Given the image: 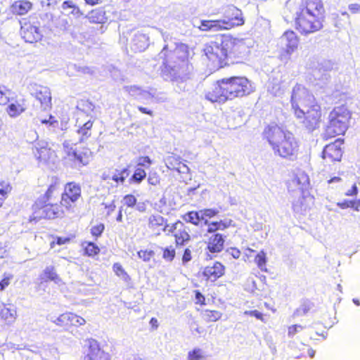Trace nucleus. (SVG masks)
Here are the masks:
<instances>
[{"instance_id":"obj_1","label":"nucleus","mask_w":360,"mask_h":360,"mask_svg":"<svg viewBox=\"0 0 360 360\" xmlns=\"http://www.w3.org/2000/svg\"><path fill=\"white\" fill-rule=\"evenodd\" d=\"M325 13L322 0H301L299 3H288L284 11L285 20L292 18L295 30L303 35L323 29Z\"/></svg>"},{"instance_id":"obj_2","label":"nucleus","mask_w":360,"mask_h":360,"mask_svg":"<svg viewBox=\"0 0 360 360\" xmlns=\"http://www.w3.org/2000/svg\"><path fill=\"white\" fill-rule=\"evenodd\" d=\"M248 47L242 39L229 34H220L207 42L203 48L208 65L214 69L239 63L246 55Z\"/></svg>"},{"instance_id":"obj_3","label":"nucleus","mask_w":360,"mask_h":360,"mask_svg":"<svg viewBox=\"0 0 360 360\" xmlns=\"http://www.w3.org/2000/svg\"><path fill=\"white\" fill-rule=\"evenodd\" d=\"M290 104L295 117L308 131L318 129L322 121L321 105L303 85L296 84L290 96Z\"/></svg>"},{"instance_id":"obj_4","label":"nucleus","mask_w":360,"mask_h":360,"mask_svg":"<svg viewBox=\"0 0 360 360\" xmlns=\"http://www.w3.org/2000/svg\"><path fill=\"white\" fill-rule=\"evenodd\" d=\"M254 91L252 83L245 76H232L217 80L205 94L212 103H224L229 100L247 96Z\"/></svg>"},{"instance_id":"obj_5","label":"nucleus","mask_w":360,"mask_h":360,"mask_svg":"<svg viewBox=\"0 0 360 360\" xmlns=\"http://www.w3.org/2000/svg\"><path fill=\"white\" fill-rule=\"evenodd\" d=\"M262 138L268 142L276 155L288 160L297 158L299 143L291 131L277 124H271L264 127Z\"/></svg>"},{"instance_id":"obj_6","label":"nucleus","mask_w":360,"mask_h":360,"mask_svg":"<svg viewBox=\"0 0 360 360\" xmlns=\"http://www.w3.org/2000/svg\"><path fill=\"white\" fill-rule=\"evenodd\" d=\"M188 55V51L182 47L169 50L168 46L165 45L158 54L159 58L162 60V74L174 80L179 77L180 72H186L189 66Z\"/></svg>"},{"instance_id":"obj_7","label":"nucleus","mask_w":360,"mask_h":360,"mask_svg":"<svg viewBox=\"0 0 360 360\" xmlns=\"http://www.w3.org/2000/svg\"><path fill=\"white\" fill-rule=\"evenodd\" d=\"M60 200L57 205H53L54 211V219L62 217L65 210L72 208V205L79 200L82 197V188L79 184L75 181H70L65 184L63 191L60 195Z\"/></svg>"},{"instance_id":"obj_8","label":"nucleus","mask_w":360,"mask_h":360,"mask_svg":"<svg viewBox=\"0 0 360 360\" xmlns=\"http://www.w3.org/2000/svg\"><path fill=\"white\" fill-rule=\"evenodd\" d=\"M51 184L46 190V219H54V207L52 205H57L58 196L60 194V180L56 176L51 177Z\"/></svg>"},{"instance_id":"obj_9","label":"nucleus","mask_w":360,"mask_h":360,"mask_svg":"<svg viewBox=\"0 0 360 360\" xmlns=\"http://www.w3.org/2000/svg\"><path fill=\"white\" fill-rule=\"evenodd\" d=\"M344 140L337 139L335 141L327 144L322 151V158L330 162H340L342 158V145Z\"/></svg>"},{"instance_id":"obj_10","label":"nucleus","mask_w":360,"mask_h":360,"mask_svg":"<svg viewBox=\"0 0 360 360\" xmlns=\"http://www.w3.org/2000/svg\"><path fill=\"white\" fill-rule=\"evenodd\" d=\"M169 231L174 238L176 247L184 246L191 240L189 228L179 220L172 224Z\"/></svg>"},{"instance_id":"obj_11","label":"nucleus","mask_w":360,"mask_h":360,"mask_svg":"<svg viewBox=\"0 0 360 360\" xmlns=\"http://www.w3.org/2000/svg\"><path fill=\"white\" fill-rule=\"evenodd\" d=\"M222 21L226 30L243 25L245 23L242 11L233 6L227 8L225 18L222 19Z\"/></svg>"},{"instance_id":"obj_12","label":"nucleus","mask_w":360,"mask_h":360,"mask_svg":"<svg viewBox=\"0 0 360 360\" xmlns=\"http://www.w3.org/2000/svg\"><path fill=\"white\" fill-rule=\"evenodd\" d=\"M281 42L283 46V53L290 56L297 50L300 45V37L292 30H288L281 37Z\"/></svg>"},{"instance_id":"obj_13","label":"nucleus","mask_w":360,"mask_h":360,"mask_svg":"<svg viewBox=\"0 0 360 360\" xmlns=\"http://www.w3.org/2000/svg\"><path fill=\"white\" fill-rule=\"evenodd\" d=\"M348 128V123L328 118V124L325 127L323 138L328 140L338 136L344 135Z\"/></svg>"},{"instance_id":"obj_14","label":"nucleus","mask_w":360,"mask_h":360,"mask_svg":"<svg viewBox=\"0 0 360 360\" xmlns=\"http://www.w3.org/2000/svg\"><path fill=\"white\" fill-rule=\"evenodd\" d=\"M67 155L79 166H86L92 160L93 153L87 147H82L79 149L70 148L67 152Z\"/></svg>"},{"instance_id":"obj_15","label":"nucleus","mask_w":360,"mask_h":360,"mask_svg":"<svg viewBox=\"0 0 360 360\" xmlns=\"http://www.w3.org/2000/svg\"><path fill=\"white\" fill-rule=\"evenodd\" d=\"M225 266L220 262H214L202 270V276L206 282H214L225 274Z\"/></svg>"},{"instance_id":"obj_16","label":"nucleus","mask_w":360,"mask_h":360,"mask_svg":"<svg viewBox=\"0 0 360 360\" xmlns=\"http://www.w3.org/2000/svg\"><path fill=\"white\" fill-rule=\"evenodd\" d=\"M56 323L58 326L64 328H69L71 326L78 327L85 324V319L74 313L65 312L60 314L56 320Z\"/></svg>"},{"instance_id":"obj_17","label":"nucleus","mask_w":360,"mask_h":360,"mask_svg":"<svg viewBox=\"0 0 360 360\" xmlns=\"http://www.w3.org/2000/svg\"><path fill=\"white\" fill-rule=\"evenodd\" d=\"M165 166L171 171H176L179 173H188V167L182 161L180 156L171 153L164 160Z\"/></svg>"},{"instance_id":"obj_18","label":"nucleus","mask_w":360,"mask_h":360,"mask_svg":"<svg viewBox=\"0 0 360 360\" xmlns=\"http://www.w3.org/2000/svg\"><path fill=\"white\" fill-rule=\"evenodd\" d=\"M20 34L25 41L29 43L36 42L42 37L37 27L27 22L21 26Z\"/></svg>"},{"instance_id":"obj_19","label":"nucleus","mask_w":360,"mask_h":360,"mask_svg":"<svg viewBox=\"0 0 360 360\" xmlns=\"http://www.w3.org/2000/svg\"><path fill=\"white\" fill-rule=\"evenodd\" d=\"M165 219L160 214H152L148 219V229L155 236H159L165 231Z\"/></svg>"},{"instance_id":"obj_20","label":"nucleus","mask_w":360,"mask_h":360,"mask_svg":"<svg viewBox=\"0 0 360 360\" xmlns=\"http://www.w3.org/2000/svg\"><path fill=\"white\" fill-rule=\"evenodd\" d=\"M7 107L6 112L11 117H16L21 115L27 109V101L23 97L13 98V101Z\"/></svg>"},{"instance_id":"obj_21","label":"nucleus","mask_w":360,"mask_h":360,"mask_svg":"<svg viewBox=\"0 0 360 360\" xmlns=\"http://www.w3.org/2000/svg\"><path fill=\"white\" fill-rule=\"evenodd\" d=\"M225 236L221 233L212 235L207 242V250L211 253H218L224 248Z\"/></svg>"},{"instance_id":"obj_22","label":"nucleus","mask_w":360,"mask_h":360,"mask_svg":"<svg viewBox=\"0 0 360 360\" xmlns=\"http://www.w3.org/2000/svg\"><path fill=\"white\" fill-rule=\"evenodd\" d=\"M351 115V112L347 107L345 105H341L333 108L328 115V118L349 124Z\"/></svg>"},{"instance_id":"obj_23","label":"nucleus","mask_w":360,"mask_h":360,"mask_svg":"<svg viewBox=\"0 0 360 360\" xmlns=\"http://www.w3.org/2000/svg\"><path fill=\"white\" fill-rule=\"evenodd\" d=\"M223 23L222 19L202 20L198 28L202 32L226 30Z\"/></svg>"},{"instance_id":"obj_24","label":"nucleus","mask_w":360,"mask_h":360,"mask_svg":"<svg viewBox=\"0 0 360 360\" xmlns=\"http://www.w3.org/2000/svg\"><path fill=\"white\" fill-rule=\"evenodd\" d=\"M131 47L135 51H143L148 46L149 37L142 32H137L134 35L131 39Z\"/></svg>"},{"instance_id":"obj_25","label":"nucleus","mask_w":360,"mask_h":360,"mask_svg":"<svg viewBox=\"0 0 360 360\" xmlns=\"http://www.w3.org/2000/svg\"><path fill=\"white\" fill-rule=\"evenodd\" d=\"M309 181L307 176L301 175L296 176L289 181V188L292 191H300L303 193L309 187Z\"/></svg>"},{"instance_id":"obj_26","label":"nucleus","mask_w":360,"mask_h":360,"mask_svg":"<svg viewBox=\"0 0 360 360\" xmlns=\"http://www.w3.org/2000/svg\"><path fill=\"white\" fill-rule=\"evenodd\" d=\"M307 328L300 324H292L287 328V335L291 340L302 341L307 334Z\"/></svg>"},{"instance_id":"obj_27","label":"nucleus","mask_w":360,"mask_h":360,"mask_svg":"<svg viewBox=\"0 0 360 360\" xmlns=\"http://www.w3.org/2000/svg\"><path fill=\"white\" fill-rule=\"evenodd\" d=\"M84 360H110V356L99 347L90 346L89 353L84 356Z\"/></svg>"},{"instance_id":"obj_28","label":"nucleus","mask_w":360,"mask_h":360,"mask_svg":"<svg viewBox=\"0 0 360 360\" xmlns=\"http://www.w3.org/2000/svg\"><path fill=\"white\" fill-rule=\"evenodd\" d=\"M16 316L17 311L15 307L7 305L0 306V320L7 323H12L16 319Z\"/></svg>"},{"instance_id":"obj_29","label":"nucleus","mask_w":360,"mask_h":360,"mask_svg":"<svg viewBox=\"0 0 360 360\" xmlns=\"http://www.w3.org/2000/svg\"><path fill=\"white\" fill-rule=\"evenodd\" d=\"M86 18L91 23L103 24L107 20L105 11L102 8L91 10L86 15Z\"/></svg>"},{"instance_id":"obj_30","label":"nucleus","mask_w":360,"mask_h":360,"mask_svg":"<svg viewBox=\"0 0 360 360\" xmlns=\"http://www.w3.org/2000/svg\"><path fill=\"white\" fill-rule=\"evenodd\" d=\"M83 255L94 258L100 254V248L92 241H83L81 244Z\"/></svg>"},{"instance_id":"obj_31","label":"nucleus","mask_w":360,"mask_h":360,"mask_svg":"<svg viewBox=\"0 0 360 360\" xmlns=\"http://www.w3.org/2000/svg\"><path fill=\"white\" fill-rule=\"evenodd\" d=\"M314 308V304L307 300H304L300 305L293 312V316L294 317H299L301 316L306 315L311 312Z\"/></svg>"},{"instance_id":"obj_32","label":"nucleus","mask_w":360,"mask_h":360,"mask_svg":"<svg viewBox=\"0 0 360 360\" xmlns=\"http://www.w3.org/2000/svg\"><path fill=\"white\" fill-rule=\"evenodd\" d=\"M31 3L27 1H15L11 6L12 12L18 15H24L31 8Z\"/></svg>"},{"instance_id":"obj_33","label":"nucleus","mask_w":360,"mask_h":360,"mask_svg":"<svg viewBox=\"0 0 360 360\" xmlns=\"http://www.w3.org/2000/svg\"><path fill=\"white\" fill-rule=\"evenodd\" d=\"M112 270L115 275L120 278L127 284H131V278L130 276L127 274L120 263L117 262L113 264Z\"/></svg>"},{"instance_id":"obj_34","label":"nucleus","mask_w":360,"mask_h":360,"mask_svg":"<svg viewBox=\"0 0 360 360\" xmlns=\"http://www.w3.org/2000/svg\"><path fill=\"white\" fill-rule=\"evenodd\" d=\"M320 326L316 325L307 328V334L310 340H318L323 339L326 336V332L324 330H320Z\"/></svg>"},{"instance_id":"obj_35","label":"nucleus","mask_w":360,"mask_h":360,"mask_svg":"<svg viewBox=\"0 0 360 360\" xmlns=\"http://www.w3.org/2000/svg\"><path fill=\"white\" fill-rule=\"evenodd\" d=\"M93 124L94 122L89 120L77 129V133L80 136V141L86 140L91 136Z\"/></svg>"},{"instance_id":"obj_36","label":"nucleus","mask_w":360,"mask_h":360,"mask_svg":"<svg viewBox=\"0 0 360 360\" xmlns=\"http://www.w3.org/2000/svg\"><path fill=\"white\" fill-rule=\"evenodd\" d=\"M146 172L143 168L137 167L129 179V182L132 184H139L146 179Z\"/></svg>"},{"instance_id":"obj_37","label":"nucleus","mask_w":360,"mask_h":360,"mask_svg":"<svg viewBox=\"0 0 360 360\" xmlns=\"http://www.w3.org/2000/svg\"><path fill=\"white\" fill-rule=\"evenodd\" d=\"M222 317V313L218 310L205 309L202 314V318L207 323L216 322Z\"/></svg>"},{"instance_id":"obj_38","label":"nucleus","mask_w":360,"mask_h":360,"mask_svg":"<svg viewBox=\"0 0 360 360\" xmlns=\"http://www.w3.org/2000/svg\"><path fill=\"white\" fill-rule=\"evenodd\" d=\"M207 232L210 233H216L218 231H224L229 227V224L222 220L209 222L207 224Z\"/></svg>"},{"instance_id":"obj_39","label":"nucleus","mask_w":360,"mask_h":360,"mask_svg":"<svg viewBox=\"0 0 360 360\" xmlns=\"http://www.w3.org/2000/svg\"><path fill=\"white\" fill-rule=\"evenodd\" d=\"M255 262L256 263L257 267L262 271L266 272L267 271L266 269V263H267V257L266 253L264 250H260L255 257Z\"/></svg>"},{"instance_id":"obj_40","label":"nucleus","mask_w":360,"mask_h":360,"mask_svg":"<svg viewBox=\"0 0 360 360\" xmlns=\"http://www.w3.org/2000/svg\"><path fill=\"white\" fill-rule=\"evenodd\" d=\"M219 213V211L216 209L206 208L200 210V221L207 225L209 223V219L214 217Z\"/></svg>"},{"instance_id":"obj_41","label":"nucleus","mask_w":360,"mask_h":360,"mask_svg":"<svg viewBox=\"0 0 360 360\" xmlns=\"http://www.w3.org/2000/svg\"><path fill=\"white\" fill-rule=\"evenodd\" d=\"M181 218L186 222L198 226L200 222V211H189L182 215Z\"/></svg>"},{"instance_id":"obj_42","label":"nucleus","mask_w":360,"mask_h":360,"mask_svg":"<svg viewBox=\"0 0 360 360\" xmlns=\"http://www.w3.org/2000/svg\"><path fill=\"white\" fill-rule=\"evenodd\" d=\"M124 89L127 94L134 98H138L145 93L142 88L137 85L126 86Z\"/></svg>"},{"instance_id":"obj_43","label":"nucleus","mask_w":360,"mask_h":360,"mask_svg":"<svg viewBox=\"0 0 360 360\" xmlns=\"http://www.w3.org/2000/svg\"><path fill=\"white\" fill-rule=\"evenodd\" d=\"M105 231V224L102 222H96L91 224L90 227V233L94 240L101 237Z\"/></svg>"},{"instance_id":"obj_44","label":"nucleus","mask_w":360,"mask_h":360,"mask_svg":"<svg viewBox=\"0 0 360 360\" xmlns=\"http://www.w3.org/2000/svg\"><path fill=\"white\" fill-rule=\"evenodd\" d=\"M13 101V93L6 86L0 85V104L6 105Z\"/></svg>"},{"instance_id":"obj_45","label":"nucleus","mask_w":360,"mask_h":360,"mask_svg":"<svg viewBox=\"0 0 360 360\" xmlns=\"http://www.w3.org/2000/svg\"><path fill=\"white\" fill-rule=\"evenodd\" d=\"M128 176L129 170L128 168L126 167L120 171H117V172L112 176V179L117 184H123Z\"/></svg>"},{"instance_id":"obj_46","label":"nucleus","mask_w":360,"mask_h":360,"mask_svg":"<svg viewBox=\"0 0 360 360\" xmlns=\"http://www.w3.org/2000/svg\"><path fill=\"white\" fill-rule=\"evenodd\" d=\"M176 256L175 248L172 245L165 247L162 249V258L168 262H172Z\"/></svg>"},{"instance_id":"obj_47","label":"nucleus","mask_w":360,"mask_h":360,"mask_svg":"<svg viewBox=\"0 0 360 360\" xmlns=\"http://www.w3.org/2000/svg\"><path fill=\"white\" fill-rule=\"evenodd\" d=\"M62 8L63 10H67L68 8H71V13L74 15H82L83 13L80 11L79 7H77L72 1H65L62 4Z\"/></svg>"},{"instance_id":"obj_48","label":"nucleus","mask_w":360,"mask_h":360,"mask_svg":"<svg viewBox=\"0 0 360 360\" xmlns=\"http://www.w3.org/2000/svg\"><path fill=\"white\" fill-rule=\"evenodd\" d=\"M203 352L200 348H194L188 352L187 360H202Z\"/></svg>"},{"instance_id":"obj_49","label":"nucleus","mask_w":360,"mask_h":360,"mask_svg":"<svg viewBox=\"0 0 360 360\" xmlns=\"http://www.w3.org/2000/svg\"><path fill=\"white\" fill-rule=\"evenodd\" d=\"M44 87L41 86H37V84H34L33 86L32 93V94L34 96L36 99H37L41 105H43V101L45 100V96L44 94Z\"/></svg>"},{"instance_id":"obj_50","label":"nucleus","mask_w":360,"mask_h":360,"mask_svg":"<svg viewBox=\"0 0 360 360\" xmlns=\"http://www.w3.org/2000/svg\"><path fill=\"white\" fill-rule=\"evenodd\" d=\"M139 257L144 262H148L153 257L155 253L151 250H141L137 252Z\"/></svg>"},{"instance_id":"obj_51","label":"nucleus","mask_w":360,"mask_h":360,"mask_svg":"<svg viewBox=\"0 0 360 360\" xmlns=\"http://www.w3.org/2000/svg\"><path fill=\"white\" fill-rule=\"evenodd\" d=\"M123 206L134 207L137 202L136 197L132 194L125 195L123 198Z\"/></svg>"},{"instance_id":"obj_52","label":"nucleus","mask_w":360,"mask_h":360,"mask_svg":"<svg viewBox=\"0 0 360 360\" xmlns=\"http://www.w3.org/2000/svg\"><path fill=\"white\" fill-rule=\"evenodd\" d=\"M152 164L153 160L150 158L149 156H140L138 158L137 167H145L148 169Z\"/></svg>"},{"instance_id":"obj_53","label":"nucleus","mask_w":360,"mask_h":360,"mask_svg":"<svg viewBox=\"0 0 360 360\" xmlns=\"http://www.w3.org/2000/svg\"><path fill=\"white\" fill-rule=\"evenodd\" d=\"M11 185L5 181H2L0 183V195L3 197H6L8 193L11 191Z\"/></svg>"},{"instance_id":"obj_54","label":"nucleus","mask_w":360,"mask_h":360,"mask_svg":"<svg viewBox=\"0 0 360 360\" xmlns=\"http://www.w3.org/2000/svg\"><path fill=\"white\" fill-rule=\"evenodd\" d=\"M148 182L149 184L156 186L160 184V178L157 172H150L148 176Z\"/></svg>"},{"instance_id":"obj_55","label":"nucleus","mask_w":360,"mask_h":360,"mask_svg":"<svg viewBox=\"0 0 360 360\" xmlns=\"http://www.w3.org/2000/svg\"><path fill=\"white\" fill-rule=\"evenodd\" d=\"M48 280L53 281L55 283H58L60 281L58 275L53 269H49V271H46V281Z\"/></svg>"},{"instance_id":"obj_56","label":"nucleus","mask_w":360,"mask_h":360,"mask_svg":"<svg viewBox=\"0 0 360 360\" xmlns=\"http://www.w3.org/2000/svg\"><path fill=\"white\" fill-rule=\"evenodd\" d=\"M13 278L11 274H5L4 278L0 281V290L3 291L9 284Z\"/></svg>"},{"instance_id":"obj_57","label":"nucleus","mask_w":360,"mask_h":360,"mask_svg":"<svg viewBox=\"0 0 360 360\" xmlns=\"http://www.w3.org/2000/svg\"><path fill=\"white\" fill-rule=\"evenodd\" d=\"M70 242V238L69 237H57L56 240H53L51 243V248H53L55 244L61 245Z\"/></svg>"},{"instance_id":"obj_58","label":"nucleus","mask_w":360,"mask_h":360,"mask_svg":"<svg viewBox=\"0 0 360 360\" xmlns=\"http://www.w3.org/2000/svg\"><path fill=\"white\" fill-rule=\"evenodd\" d=\"M244 314L250 316H254L257 319H259L262 321H264L263 314L257 310L245 311L244 312Z\"/></svg>"},{"instance_id":"obj_59","label":"nucleus","mask_w":360,"mask_h":360,"mask_svg":"<svg viewBox=\"0 0 360 360\" xmlns=\"http://www.w3.org/2000/svg\"><path fill=\"white\" fill-rule=\"evenodd\" d=\"M46 124H49L50 126L53 127L54 129L60 128L58 119L53 115H50L49 117V120H46Z\"/></svg>"},{"instance_id":"obj_60","label":"nucleus","mask_w":360,"mask_h":360,"mask_svg":"<svg viewBox=\"0 0 360 360\" xmlns=\"http://www.w3.org/2000/svg\"><path fill=\"white\" fill-rule=\"evenodd\" d=\"M195 297L196 304H199L201 306L205 305V296L199 291V290H195Z\"/></svg>"},{"instance_id":"obj_61","label":"nucleus","mask_w":360,"mask_h":360,"mask_svg":"<svg viewBox=\"0 0 360 360\" xmlns=\"http://www.w3.org/2000/svg\"><path fill=\"white\" fill-rule=\"evenodd\" d=\"M359 193V189L356 184H354L352 187L345 193V196L354 197L356 196Z\"/></svg>"},{"instance_id":"obj_62","label":"nucleus","mask_w":360,"mask_h":360,"mask_svg":"<svg viewBox=\"0 0 360 360\" xmlns=\"http://www.w3.org/2000/svg\"><path fill=\"white\" fill-rule=\"evenodd\" d=\"M192 259L191 250L189 248H186L184 251L182 256V262L186 264L190 262Z\"/></svg>"},{"instance_id":"obj_63","label":"nucleus","mask_w":360,"mask_h":360,"mask_svg":"<svg viewBox=\"0 0 360 360\" xmlns=\"http://www.w3.org/2000/svg\"><path fill=\"white\" fill-rule=\"evenodd\" d=\"M227 251L234 259H238L240 257L241 252L240 250L236 248H230Z\"/></svg>"},{"instance_id":"obj_64","label":"nucleus","mask_w":360,"mask_h":360,"mask_svg":"<svg viewBox=\"0 0 360 360\" xmlns=\"http://www.w3.org/2000/svg\"><path fill=\"white\" fill-rule=\"evenodd\" d=\"M348 8L352 14L360 13V5L356 3L349 4Z\"/></svg>"}]
</instances>
